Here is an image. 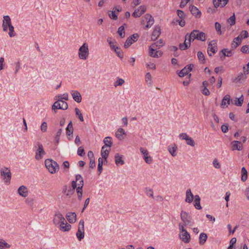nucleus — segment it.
I'll return each mask as SVG.
<instances>
[{"label":"nucleus","instance_id":"17","mask_svg":"<svg viewBox=\"0 0 249 249\" xmlns=\"http://www.w3.org/2000/svg\"><path fill=\"white\" fill-rule=\"evenodd\" d=\"M230 95L229 94L226 95L223 98L222 100V102L221 104V106L224 108L226 106V107H228L229 105L230 104Z\"/></svg>","mask_w":249,"mask_h":249},{"label":"nucleus","instance_id":"62","mask_svg":"<svg viewBox=\"0 0 249 249\" xmlns=\"http://www.w3.org/2000/svg\"><path fill=\"white\" fill-rule=\"evenodd\" d=\"M214 166L216 168H219L220 167V164L217 159H214L213 162Z\"/></svg>","mask_w":249,"mask_h":249},{"label":"nucleus","instance_id":"28","mask_svg":"<svg viewBox=\"0 0 249 249\" xmlns=\"http://www.w3.org/2000/svg\"><path fill=\"white\" fill-rule=\"evenodd\" d=\"M186 199H185L186 202H188V203H191L193 200L194 196H193V194L192 193L190 189H188L186 191Z\"/></svg>","mask_w":249,"mask_h":249},{"label":"nucleus","instance_id":"52","mask_svg":"<svg viewBox=\"0 0 249 249\" xmlns=\"http://www.w3.org/2000/svg\"><path fill=\"white\" fill-rule=\"evenodd\" d=\"M124 83V80L121 78H119L115 83V87L117 86H122Z\"/></svg>","mask_w":249,"mask_h":249},{"label":"nucleus","instance_id":"47","mask_svg":"<svg viewBox=\"0 0 249 249\" xmlns=\"http://www.w3.org/2000/svg\"><path fill=\"white\" fill-rule=\"evenodd\" d=\"M8 27L9 28V32L8 33L9 36L10 37L15 36L16 35V34L14 32V28L12 24H11V25H9V27Z\"/></svg>","mask_w":249,"mask_h":249},{"label":"nucleus","instance_id":"34","mask_svg":"<svg viewBox=\"0 0 249 249\" xmlns=\"http://www.w3.org/2000/svg\"><path fill=\"white\" fill-rule=\"evenodd\" d=\"M115 163L117 165L120 164L123 165L124 163V161L122 160V157L120 156L119 154H116L115 156Z\"/></svg>","mask_w":249,"mask_h":249},{"label":"nucleus","instance_id":"22","mask_svg":"<svg viewBox=\"0 0 249 249\" xmlns=\"http://www.w3.org/2000/svg\"><path fill=\"white\" fill-rule=\"evenodd\" d=\"M180 215L181 219L184 222L183 226L188 225L190 223V221L188 219V215L187 213L185 212H182L181 213Z\"/></svg>","mask_w":249,"mask_h":249},{"label":"nucleus","instance_id":"58","mask_svg":"<svg viewBox=\"0 0 249 249\" xmlns=\"http://www.w3.org/2000/svg\"><path fill=\"white\" fill-rule=\"evenodd\" d=\"M138 37L139 35L137 34H134L129 36L130 39H131L133 42H136L138 40Z\"/></svg>","mask_w":249,"mask_h":249},{"label":"nucleus","instance_id":"8","mask_svg":"<svg viewBox=\"0 0 249 249\" xmlns=\"http://www.w3.org/2000/svg\"><path fill=\"white\" fill-rule=\"evenodd\" d=\"M76 236L79 241L84 237V221L83 220H81L79 223Z\"/></svg>","mask_w":249,"mask_h":249},{"label":"nucleus","instance_id":"55","mask_svg":"<svg viewBox=\"0 0 249 249\" xmlns=\"http://www.w3.org/2000/svg\"><path fill=\"white\" fill-rule=\"evenodd\" d=\"M146 194L148 196L152 197L153 198H154L153 191L152 189L147 188L146 189Z\"/></svg>","mask_w":249,"mask_h":249},{"label":"nucleus","instance_id":"51","mask_svg":"<svg viewBox=\"0 0 249 249\" xmlns=\"http://www.w3.org/2000/svg\"><path fill=\"white\" fill-rule=\"evenodd\" d=\"M165 41L162 39H160L157 41V47H162L165 45Z\"/></svg>","mask_w":249,"mask_h":249},{"label":"nucleus","instance_id":"53","mask_svg":"<svg viewBox=\"0 0 249 249\" xmlns=\"http://www.w3.org/2000/svg\"><path fill=\"white\" fill-rule=\"evenodd\" d=\"M60 102L61 103V109H63V110L67 109L68 107V105L67 103L62 100H60Z\"/></svg>","mask_w":249,"mask_h":249},{"label":"nucleus","instance_id":"61","mask_svg":"<svg viewBox=\"0 0 249 249\" xmlns=\"http://www.w3.org/2000/svg\"><path fill=\"white\" fill-rule=\"evenodd\" d=\"M240 36L244 38H247L249 36L248 32L247 31H242L241 33ZM242 38V37H241Z\"/></svg>","mask_w":249,"mask_h":249},{"label":"nucleus","instance_id":"1","mask_svg":"<svg viewBox=\"0 0 249 249\" xmlns=\"http://www.w3.org/2000/svg\"><path fill=\"white\" fill-rule=\"evenodd\" d=\"M83 185L84 182L82 176L80 175H77L76 176V180L72 181L71 186L73 190L76 188L78 198L79 200H81L82 197Z\"/></svg>","mask_w":249,"mask_h":249},{"label":"nucleus","instance_id":"27","mask_svg":"<svg viewBox=\"0 0 249 249\" xmlns=\"http://www.w3.org/2000/svg\"><path fill=\"white\" fill-rule=\"evenodd\" d=\"M244 101V97L241 95L240 98H235L232 103L236 106L240 107L242 105Z\"/></svg>","mask_w":249,"mask_h":249},{"label":"nucleus","instance_id":"39","mask_svg":"<svg viewBox=\"0 0 249 249\" xmlns=\"http://www.w3.org/2000/svg\"><path fill=\"white\" fill-rule=\"evenodd\" d=\"M246 78V77L244 76L243 73L239 74L233 80L234 83H238L241 82L242 80H244Z\"/></svg>","mask_w":249,"mask_h":249},{"label":"nucleus","instance_id":"2","mask_svg":"<svg viewBox=\"0 0 249 249\" xmlns=\"http://www.w3.org/2000/svg\"><path fill=\"white\" fill-rule=\"evenodd\" d=\"M195 39L204 41L206 40L205 34L199 30H194L190 34L186 35V40H188L189 42H193Z\"/></svg>","mask_w":249,"mask_h":249},{"label":"nucleus","instance_id":"30","mask_svg":"<svg viewBox=\"0 0 249 249\" xmlns=\"http://www.w3.org/2000/svg\"><path fill=\"white\" fill-rule=\"evenodd\" d=\"M155 46V43H153L149 48V55L152 57H156V51L154 49Z\"/></svg>","mask_w":249,"mask_h":249},{"label":"nucleus","instance_id":"41","mask_svg":"<svg viewBox=\"0 0 249 249\" xmlns=\"http://www.w3.org/2000/svg\"><path fill=\"white\" fill-rule=\"evenodd\" d=\"M124 29V28L123 26H122L118 28V33L121 38H124L125 36Z\"/></svg>","mask_w":249,"mask_h":249},{"label":"nucleus","instance_id":"23","mask_svg":"<svg viewBox=\"0 0 249 249\" xmlns=\"http://www.w3.org/2000/svg\"><path fill=\"white\" fill-rule=\"evenodd\" d=\"M231 144L232 150H234L235 149L241 150L242 148V144H241V142L235 141L231 142Z\"/></svg>","mask_w":249,"mask_h":249},{"label":"nucleus","instance_id":"40","mask_svg":"<svg viewBox=\"0 0 249 249\" xmlns=\"http://www.w3.org/2000/svg\"><path fill=\"white\" fill-rule=\"evenodd\" d=\"M197 57L199 60L201 62V63L204 64L205 63V56L201 51H198L197 53Z\"/></svg>","mask_w":249,"mask_h":249},{"label":"nucleus","instance_id":"60","mask_svg":"<svg viewBox=\"0 0 249 249\" xmlns=\"http://www.w3.org/2000/svg\"><path fill=\"white\" fill-rule=\"evenodd\" d=\"M47 129V124L46 122H43L41 126V130L42 132H46Z\"/></svg>","mask_w":249,"mask_h":249},{"label":"nucleus","instance_id":"33","mask_svg":"<svg viewBox=\"0 0 249 249\" xmlns=\"http://www.w3.org/2000/svg\"><path fill=\"white\" fill-rule=\"evenodd\" d=\"M187 40H186V39H185L183 44H179V49L181 50H185L187 49L188 48H189L190 47V46H191V42H189V41H188V44H186V41Z\"/></svg>","mask_w":249,"mask_h":249},{"label":"nucleus","instance_id":"46","mask_svg":"<svg viewBox=\"0 0 249 249\" xmlns=\"http://www.w3.org/2000/svg\"><path fill=\"white\" fill-rule=\"evenodd\" d=\"M145 81L147 83V84L149 85L150 86H151V75L149 72H147L145 75Z\"/></svg>","mask_w":249,"mask_h":249},{"label":"nucleus","instance_id":"56","mask_svg":"<svg viewBox=\"0 0 249 249\" xmlns=\"http://www.w3.org/2000/svg\"><path fill=\"white\" fill-rule=\"evenodd\" d=\"M62 129L61 128L59 129L57 132V134H56V135L55 136V140L56 141V142L57 143L58 142H59V136H60V135L62 133Z\"/></svg>","mask_w":249,"mask_h":249},{"label":"nucleus","instance_id":"5","mask_svg":"<svg viewBox=\"0 0 249 249\" xmlns=\"http://www.w3.org/2000/svg\"><path fill=\"white\" fill-rule=\"evenodd\" d=\"M154 18L149 14H146L142 18V24L145 25L146 28H149L154 23Z\"/></svg>","mask_w":249,"mask_h":249},{"label":"nucleus","instance_id":"25","mask_svg":"<svg viewBox=\"0 0 249 249\" xmlns=\"http://www.w3.org/2000/svg\"><path fill=\"white\" fill-rule=\"evenodd\" d=\"M72 97L75 101L80 103L81 101L82 97L80 93L77 91H73L71 93Z\"/></svg>","mask_w":249,"mask_h":249},{"label":"nucleus","instance_id":"15","mask_svg":"<svg viewBox=\"0 0 249 249\" xmlns=\"http://www.w3.org/2000/svg\"><path fill=\"white\" fill-rule=\"evenodd\" d=\"M58 225L60 230L64 232L69 231L71 228V225L67 223L66 220L63 223H60Z\"/></svg>","mask_w":249,"mask_h":249},{"label":"nucleus","instance_id":"42","mask_svg":"<svg viewBox=\"0 0 249 249\" xmlns=\"http://www.w3.org/2000/svg\"><path fill=\"white\" fill-rule=\"evenodd\" d=\"M103 160L102 158H99L98 159V171L99 172V174H100L102 170H103Z\"/></svg>","mask_w":249,"mask_h":249},{"label":"nucleus","instance_id":"44","mask_svg":"<svg viewBox=\"0 0 249 249\" xmlns=\"http://www.w3.org/2000/svg\"><path fill=\"white\" fill-rule=\"evenodd\" d=\"M75 111L76 116H78V118L80 119L81 121L83 122L84 121V118L80 110L78 108L76 107L75 108Z\"/></svg>","mask_w":249,"mask_h":249},{"label":"nucleus","instance_id":"38","mask_svg":"<svg viewBox=\"0 0 249 249\" xmlns=\"http://www.w3.org/2000/svg\"><path fill=\"white\" fill-rule=\"evenodd\" d=\"M241 172H242L241 180L243 181H245L247 180V177H248L247 171L246 170V168L243 167L242 168Z\"/></svg>","mask_w":249,"mask_h":249},{"label":"nucleus","instance_id":"50","mask_svg":"<svg viewBox=\"0 0 249 249\" xmlns=\"http://www.w3.org/2000/svg\"><path fill=\"white\" fill-rule=\"evenodd\" d=\"M133 43V41L130 39L129 37H128L124 43V47L125 48H128L129 47L132 43Z\"/></svg>","mask_w":249,"mask_h":249},{"label":"nucleus","instance_id":"64","mask_svg":"<svg viewBox=\"0 0 249 249\" xmlns=\"http://www.w3.org/2000/svg\"><path fill=\"white\" fill-rule=\"evenodd\" d=\"M249 50V46L248 45H245L243 46L241 49V51L242 52L244 53H247Z\"/></svg>","mask_w":249,"mask_h":249},{"label":"nucleus","instance_id":"21","mask_svg":"<svg viewBox=\"0 0 249 249\" xmlns=\"http://www.w3.org/2000/svg\"><path fill=\"white\" fill-rule=\"evenodd\" d=\"M242 38L240 36L235 37L231 44V48L233 49L236 48L241 43Z\"/></svg>","mask_w":249,"mask_h":249},{"label":"nucleus","instance_id":"54","mask_svg":"<svg viewBox=\"0 0 249 249\" xmlns=\"http://www.w3.org/2000/svg\"><path fill=\"white\" fill-rule=\"evenodd\" d=\"M177 149V147L176 146H173L169 149V152L173 156H175L176 155V151Z\"/></svg>","mask_w":249,"mask_h":249},{"label":"nucleus","instance_id":"49","mask_svg":"<svg viewBox=\"0 0 249 249\" xmlns=\"http://www.w3.org/2000/svg\"><path fill=\"white\" fill-rule=\"evenodd\" d=\"M177 14L178 17L179 18L181 19H184V18L186 17L185 14H184V12L182 10H177Z\"/></svg>","mask_w":249,"mask_h":249},{"label":"nucleus","instance_id":"31","mask_svg":"<svg viewBox=\"0 0 249 249\" xmlns=\"http://www.w3.org/2000/svg\"><path fill=\"white\" fill-rule=\"evenodd\" d=\"M105 146H103L102 147L101 150V155L102 157V159H104L106 161H107V159L108 157V154H109V150L106 149L105 150Z\"/></svg>","mask_w":249,"mask_h":249},{"label":"nucleus","instance_id":"4","mask_svg":"<svg viewBox=\"0 0 249 249\" xmlns=\"http://www.w3.org/2000/svg\"><path fill=\"white\" fill-rule=\"evenodd\" d=\"M89 54V46L87 43H84L81 46L78 52L79 57L81 59H86Z\"/></svg>","mask_w":249,"mask_h":249},{"label":"nucleus","instance_id":"24","mask_svg":"<svg viewBox=\"0 0 249 249\" xmlns=\"http://www.w3.org/2000/svg\"><path fill=\"white\" fill-rule=\"evenodd\" d=\"M189 8L191 12L193 15L196 17H200L201 13L196 6L192 5L190 6Z\"/></svg>","mask_w":249,"mask_h":249},{"label":"nucleus","instance_id":"12","mask_svg":"<svg viewBox=\"0 0 249 249\" xmlns=\"http://www.w3.org/2000/svg\"><path fill=\"white\" fill-rule=\"evenodd\" d=\"M194 66V65L192 64L186 66L180 71L178 73V76L180 77H183L187 75L190 71H192Z\"/></svg>","mask_w":249,"mask_h":249},{"label":"nucleus","instance_id":"43","mask_svg":"<svg viewBox=\"0 0 249 249\" xmlns=\"http://www.w3.org/2000/svg\"><path fill=\"white\" fill-rule=\"evenodd\" d=\"M215 28L218 35H222L221 26L219 22H216L215 23Z\"/></svg>","mask_w":249,"mask_h":249},{"label":"nucleus","instance_id":"45","mask_svg":"<svg viewBox=\"0 0 249 249\" xmlns=\"http://www.w3.org/2000/svg\"><path fill=\"white\" fill-rule=\"evenodd\" d=\"M227 22L230 24L231 26L233 25L235 23V17L234 15V14L231 16L230 18H229Z\"/></svg>","mask_w":249,"mask_h":249},{"label":"nucleus","instance_id":"11","mask_svg":"<svg viewBox=\"0 0 249 249\" xmlns=\"http://www.w3.org/2000/svg\"><path fill=\"white\" fill-rule=\"evenodd\" d=\"M53 221L55 225H58L60 223L65 221V219L60 213L57 212L54 216Z\"/></svg>","mask_w":249,"mask_h":249},{"label":"nucleus","instance_id":"63","mask_svg":"<svg viewBox=\"0 0 249 249\" xmlns=\"http://www.w3.org/2000/svg\"><path fill=\"white\" fill-rule=\"evenodd\" d=\"M202 91L203 94L205 95H209L210 94V92L209 89L206 87H205L204 88V89H202Z\"/></svg>","mask_w":249,"mask_h":249},{"label":"nucleus","instance_id":"19","mask_svg":"<svg viewBox=\"0 0 249 249\" xmlns=\"http://www.w3.org/2000/svg\"><path fill=\"white\" fill-rule=\"evenodd\" d=\"M126 135V133L124 129L119 128L116 132V137L120 140L124 139V136Z\"/></svg>","mask_w":249,"mask_h":249},{"label":"nucleus","instance_id":"7","mask_svg":"<svg viewBox=\"0 0 249 249\" xmlns=\"http://www.w3.org/2000/svg\"><path fill=\"white\" fill-rule=\"evenodd\" d=\"M179 228L181 230L180 233V237L182 241L185 243H188L190 240V235L189 233L184 230V226L179 224Z\"/></svg>","mask_w":249,"mask_h":249},{"label":"nucleus","instance_id":"16","mask_svg":"<svg viewBox=\"0 0 249 249\" xmlns=\"http://www.w3.org/2000/svg\"><path fill=\"white\" fill-rule=\"evenodd\" d=\"M18 194L23 197H25L28 196V189L25 186H24L23 185L21 186L18 188Z\"/></svg>","mask_w":249,"mask_h":249},{"label":"nucleus","instance_id":"48","mask_svg":"<svg viewBox=\"0 0 249 249\" xmlns=\"http://www.w3.org/2000/svg\"><path fill=\"white\" fill-rule=\"evenodd\" d=\"M114 51L116 52V53L117 54L118 56L120 58L123 57V53L122 51L118 47H116L115 48Z\"/></svg>","mask_w":249,"mask_h":249},{"label":"nucleus","instance_id":"13","mask_svg":"<svg viewBox=\"0 0 249 249\" xmlns=\"http://www.w3.org/2000/svg\"><path fill=\"white\" fill-rule=\"evenodd\" d=\"M145 11L146 7L144 6H141L135 10L132 14V16L135 18L140 17Z\"/></svg>","mask_w":249,"mask_h":249},{"label":"nucleus","instance_id":"18","mask_svg":"<svg viewBox=\"0 0 249 249\" xmlns=\"http://www.w3.org/2000/svg\"><path fill=\"white\" fill-rule=\"evenodd\" d=\"M229 0H213L215 7H218L221 5V7H224L228 3Z\"/></svg>","mask_w":249,"mask_h":249},{"label":"nucleus","instance_id":"59","mask_svg":"<svg viewBox=\"0 0 249 249\" xmlns=\"http://www.w3.org/2000/svg\"><path fill=\"white\" fill-rule=\"evenodd\" d=\"M187 143L188 145H190L192 146H194L195 144L194 141L191 138L189 137L187 140H186Z\"/></svg>","mask_w":249,"mask_h":249},{"label":"nucleus","instance_id":"32","mask_svg":"<svg viewBox=\"0 0 249 249\" xmlns=\"http://www.w3.org/2000/svg\"><path fill=\"white\" fill-rule=\"evenodd\" d=\"M200 198L198 195L195 196V207L196 209L200 210L201 209V207L200 204Z\"/></svg>","mask_w":249,"mask_h":249},{"label":"nucleus","instance_id":"29","mask_svg":"<svg viewBox=\"0 0 249 249\" xmlns=\"http://www.w3.org/2000/svg\"><path fill=\"white\" fill-rule=\"evenodd\" d=\"M73 132V128L72 122L71 121L66 128V134L68 136L72 135Z\"/></svg>","mask_w":249,"mask_h":249},{"label":"nucleus","instance_id":"35","mask_svg":"<svg viewBox=\"0 0 249 249\" xmlns=\"http://www.w3.org/2000/svg\"><path fill=\"white\" fill-rule=\"evenodd\" d=\"M111 138L109 137H106L104 140V142L105 143V148L106 146L111 147L112 145V142L111 141Z\"/></svg>","mask_w":249,"mask_h":249},{"label":"nucleus","instance_id":"37","mask_svg":"<svg viewBox=\"0 0 249 249\" xmlns=\"http://www.w3.org/2000/svg\"><path fill=\"white\" fill-rule=\"evenodd\" d=\"M207 238V235L205 233H201L199 236V243L201 245H203Z\"/></svg>","mask_w":249,"mask_h":249},{"label":"nucleus","instance_id":"3","mask_svg":"<svg viewBox=\"0 0 249 249\" xmlns=\"http://www.w3.org/2000/svg\"><path fill=\"white\" fill-rule=\"evenodd\" d=\"M45 164L46 168L51 174H54L59 170V166L58 163L50 159L45 160Z\"/></svg>","mask_w":249,"mask_h":249},{"label":"nucleus","instance_id":"10","mask_svg":"<svg viewBox=\"0 0 249 249\" xmlns=\"http://www.w3.org/2000/svg\"><path fill=\"white\" fill-rule=\"evenodd\" d=\"M36 146L37 149L36 151V159L39 160L43 158V156L45 155L46 153L43 149V145L39 142L37 143Z\"/></svg>","mask_w":249,"mask_h":249},{"label":"nucleus","instance_id":"57","mask_svg":"<svg viewBox=\"0 0 249 249\" xmlns=\"http://www.w3.org/2000/svg\"><path fill=\"white\" fill-rule=\"evenodd\" d=\"M77 153L80 156H83L85 155V153L82 147L80 146L78 148Z\"/></svg>","mask_w":249,"mask_h":249},{"label":"nucleus","instance_id":"9","mask_svg":"<svg viewBox=\"0 0 249 249\" xmlns=\"http://www.w3.org/2000/svg\"><path fill=\"white\" fill-rule=\"evenodd\" d=\"M217 43L215 40L211 41L208 44L207 52L209 56H211L217 51Z\"/></svg>","mask_w":249,"mask_h":249},{"label":"nucleus","instance_id":"14","mask_svg":"<svg viewBox=\"0 0 249 249\" xmlns=\"http://www.w3.org/2000/svg\"><path fill=\"white\" fill-rule=\"evenodd\" d=\"M11 18L8 16H3V23H2V28L4 32L7 31L8 27H9V25H11Z\"/></svg>","mask_w":249,"mask_h":249},{"label":"nucleus","instance_id":"26","mask_svg":"<svg viewBox=\"0 0 249 249\" xmlns=\"http://www.w3.org/2000/svg\"><path fill=\"white\" fill-rule=\"evenodd\" d=\"M222 53V55L220 56L222 60H223L225 56L230 57L231 56L232 51L231 50L228 51L227 49H223L221 51Z\"/></svg>","mask_w":249,"mask_h":249},{"label":"nucleus","instance_id":"6","mask_svg":"<svg viewBox=\"0 0 249 249\" xmlns=\"http://www.w3.org/2000/svg\"><path fill=\"white\" fill-rule=\"evenodd\" d=\"M0 175L6 183L10 182L11 178V173L9 168L3 167L0 169Z\"/></svg>","mask_w":249,"mask_h":249},{"label":"nucleus","instance_id":"20","mask_svg":"<svg viewBox=\"0 0 249 249\" xmlns=\"http://www.w3.org/2000/svg\"><path fill=\"white\" fill-rule=\"evenodd\" d=\"M66 217L70 223H73L76 221V214L75 213H69Z\"/></svg>","mask_w":249,"mask_h":249},{"label":"nucleus","instance_id":"36","mask_svg":"<svg viewBox=\"0 0 249 249\" xmlns=\"http://www.w3.org/2000/svg\"><path fill=\"white\" fill-rule=\"evenodd\" d=\"M61 103L60 102V100H58V101L55 102L52 106V109L54 110V111L56 112V110L61 108Z\"/></svg>","mask_w":249,"mask_h":249}]
</instances>
